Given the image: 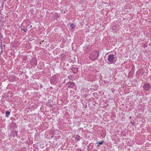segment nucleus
<instances>
[{"mask_svg":"<svg viewBox=\"0 0 151 151\" xmlns=\"http://www.w3.org/2000/svg\"><path fill=\"white\" fill-rule=\"evenodd\" d=\"M23 30L24 32H26V31H25V30H24V29H23Z\"/></svg>","mask_w":151,"mask_h":151,"instance_id":"9b49d317","label":"nucleus"},{"mask_svg":"<svg viewBox=\"0 0 151 151\" xmlns=\"http://www.w3.org/2000/svg\"><path fill=\"white\" fill-rule=\"evenodd\" d=\"M79 140V139H77V141H78V140Z\"/></svg>","mask_w":151,"mask_h":151,"instance_id":"f8f14e48","label":"nucleus"},{"mask_svg":"<svg viewBox=\"0 0 151 151\" xmlns=\"http://www.w3.org/2000/svg\"><path fill=\"white\" fill-rule=\"evenodd\" d=\"M98 143L100 145H101L103 143V141H101V142H99Z\"/></svg>","mask_w":151,"mask_h":151,"instance_id":"9d476101","label":"nucleus"},{"mask_svg":"<svg viewBox=\"0 0 151 151\" xmlns=\"http://www.w3.org/2000/svg\"><path fill=\"white\" fill-rule=\"evenodd\" d=\"M76 25L74 24H70V27L71 29H73L75 27Z\"/></svg>","mask_w":151,"mask_h":151,"instance_id":"6e6552de","label":"nucleus"},{"mask_svg":"<svg viewBox=\"0 0 151 151\" xmlns=\"http://www.w3.org/2000/svg\"><path fill=\"white\" fill-rule=\"evenodd\" d=\"M6 113V117H8L9 115L10 114V112H9V111H7L6 112V113Z\"/></svg>","mask_w":151,"mask_h":151,"instance_id":"0eeeda50","label":"nucleus"},{"mask_svg":"<svg viewBox=\"0 0 151 151\" xmlns=\"http://www.w3.org/2000/svg\"><path fill=\"white\" fill-rule=\"evenodd\" d=\"M99 55V52L97 51H94L89 55V58L91 59L95 60L96 59Z\"/></svg>","mask_w":151,"mask_h":151,"instance_id":"f257e3e1","label":"nucleus"},{"mask_svg":"<svg viewBox=\"0 0 151 151\" xmlns=\"http://www.w3.org/2000/svg\"><path fill=\"white\" fill-rule=\"evenodd\" d=\"M79 140V139H77V141H78V140Z\"/></svg>","mask_w":151,"mask_h":151,"instance_id":"ddd939ff","label":"nucleus"},{"mask_svg":"<svg viewBox=\"0 0 151 151\" xmlns=\"http://www.w3.org/2000/svg\"><path fill=\"white\" fill-rule=\"evenodd\" d=\"M72 70L73 73H75L78 71V69L76 68L73 67L72 68Z\"/></svg>","mask_w":151,"mask_h":151,"instance_id":"423d86ee","label":"nucleus"},{"mask_svg":"<svg viewBox=\"0 0 151 151\" xmlns=\"http://www.w3.org/2000/svg\"><path fill=\"white\" fill-rule=\"evenodd\" d=\"M115 58L114 55H109L107 60L111 63H112Z\"/></svg>","mask_w":151,"mask_h":151,"instance_id":"f03ea898","label":"nucleus"},{"mask_svg":"<svg viewBox=\"0 0 151 151\" xmlns=\"http://www.w3.org/2000/svg\"><path fill=\"white\" fill-rule=\"evenodd\" d=\"M56 79L55 76H52L50 79V82L52 84H55L56 81Z\"/></svg>","mask_w":151,"mask_h":151,"instance_id":"7ed1b4c3","label":"nucleus"},{"mask_svg":"<svg viewBox=\"0 0 151 151\" xmlns=\"http://www.w3.org/2000/svg\"><path fill=\"white\" fill-rule=\"evenodd\" d=\"M12 134H13L14 135H15L16 136H17V133L16 131H13L12 132Z\"/></svg>","mask_w":151,"mask_h":151,"instance_id":"1a4fd4ad","label":"nucleus"},{"mask_svg":"<svg viewBox=\"0 0 151 151\" xmlns=\"http://www.w3.org/2000/svg\"><path fill=\"white\" fill-rule=\"evenodd\" d=\"M67 85L70 88H73L74 86V84L72 82H70L67 83Z\"/></svg>","mask_w":151,"mask_h":151,"instance_id":"39448f33","label":"nucleus"},{"mask_svg":"<svg viewBox=\"0 0 151 151\" xmlns=\"http://www.w3.org/2000/svg\"><path fill=\"white\" fill-rule=\"evenodd\" d=\"M150 85L148 83L146 84L145 85V86H144V89L148 91L149 89L150 88Z\"/></svg>","mask_w":151,"mask_h":151,"instance_id":"20e7f679","label":"nucleus"}]
</instances>
